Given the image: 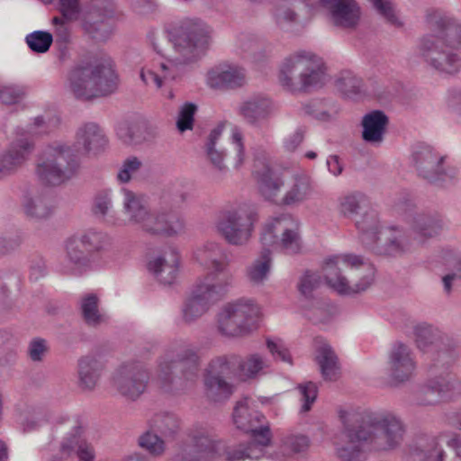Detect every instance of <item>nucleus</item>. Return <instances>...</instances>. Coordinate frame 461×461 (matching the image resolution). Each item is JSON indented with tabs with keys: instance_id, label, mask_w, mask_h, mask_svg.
I'll use <instances>...</instances> for the list:
<instances>
[{
	"instance_id": "3c124183",
	"label": "nucleus",
	"mask_w": 461,
	"mask_h": 461,
	"mask_svg": "<svg viewBox=\"0 0 461 461\" xmlns=\"http://www.w3.org/2000/svg\"><path fill=\"white\" fill-rule=\"evenodd\" d=\"M113 210V199L110 190L99 191L94 197L92 211L95 215L105 218Z\"/></svg>"
},
{
	"instance_id": "9d476101",
	"label": "nucleus",
	"mask_w": 461,
	"mask_h": 461,
	"mask_svg": "<svg viewBox=\"0 0 461 461\" xmlns=\"http://www.w3.org/2000/svg\"><path fill=\"white\" fill-rule=\"evenodd\" d=\"M106 245L107 236L93 230L68 238L64 242L63 272L80 275L86 271L91 267L95 256Z\"/></svg>"
},
{
	"instance_id": "052dcab7",
	"label": "nucleus",
	"mask_w": 461,
	"mask_h": 461,
	"mask_svg": "<svg viewBox=\"0 0 461 461\" xmlns=\"http://www.w3.org/2000/svg\"><path fill=\"white\" fill-rule=\"evenodd\" d=\"M230 140L231 142L234 144L236 150L235 167L239 168L243 165L245 159L243 133L240 128L236 126L232 127Z\"/></svg>"
},
{
	"instance_id": "473e14b6",
	"label": "nucleus",
	"mask_w": 461,
	"mask_h": 461,
	"mask_svg": "<svg viewBox=\"0 0 461 461\" xmlns=\"http://www.w3.org/2000/svg\"><path fill=\"white\" fill-rule=\"evenodd\" d=\"M23 208L28 217L38 220L47 219L53 214L56 201L47 192L36 193L24 197Z\"/></svg>"
},
{
	"instance_id": "774afa93",
	"label": "nucleus",
	"mask_w": 461,
	"mask_h": 461,
	"mask_svg": "<svg viewBox=\"0 0 461 461\" xmlns=\"http://www.w3.org/2000/svg\"><path fill=\"white\" fill-rule=\"evenodd\" d=\"M50 131L49 123H47L42 117H36L32 124H30L28 131L19 130L16 136L23 133L25 136L32 138L31 135H41Z\"/></svg>"
},
{
	"instance_id": "7c9ffc66",
	"label": "nucleus",
	"mask_w": 461,
	"mask_h": 461,
	"mask_svg": "<svg viewBox=\"0 0 461 461\" xmlns=\"http://www.w3.org/2000/svg\"><path fill=\"white\" fill-rule=\"evenodd\" d=\"M264 416L258 411L250 408L249 400L239 402L234 408L233 421L237 428L247 433H252L255 438L260 434L261 428H267L262 425Z\"/></svg>"
},
{
	"instance_id": "8fccbe9b",
	"label": "nucleus",
	"mask_w": 461,
	"mask_h": 461,
	"mask_svg": "<svg viewBox=\"0 0 461 461\" xmlns=\"http://www.w3.org/2000/svg\"><path fill=\"white\" fill-rule=\"evenodd\" d=\"M338 89L348 97H351L360 92L363 83L362 79L355 76L352 72H344L336 81Z\"/></svg>"
},
{
	"instance_id": "de8ad7c7",
	"label": "nucleus",
	"mask_w": 461,
	"mask_h": 461,
	"mask_svg": "<svg viewBox=\"0 0 461 461\" xmlns=\"http://www.w3.org/2000/svg\"><path fill=\"white\" fill-rule=\"evenodd\" d=\"M28 47L37 53H44L49 50L53 42L51 33L43 31H35L25 38Z\"/></svg>"
},
{
	"instance_id": "ea45409f",
	"label": "nucleus",
	"mask_w": 461,
	"mask_h": 461,
	"mask_svg": "<svg viewBox=\"0 0 461 461\" xmlns=\"http://www.w3.org/2000/svg\"><path fill=\"white\" fill-rule=\"evenodd\" d=\"M79 384L84 390H93L101 375L103 364L93 357H85L79 361Z\"/></svg>"
},
{
	"instance_id": "c85d7f7f",
	"label": "nucleus",
	"mask_w": 461,
	"mask_h": 461,
	"mask_svg": "<svg viewBox=\"0 0 461 461\" xmlns=\"http://www.w3.org/2000/svg\"><path fill=\"white\" fill-rule=\"evenodd\" d=\"M315 194L312 179L305 173L293 175L285 193L279 200V205L298 206L312 199Z\"/></svg>"
},
{
	"instance_id": "864d4df0",
	"label": "nucleus",
	"mask_w": 461,
	"mask_h": 461,
	"mask_svg": "<svg viewBox=\"0 0 461 461\" xmlns=\"http://www.w3.org/2000/svg\"><path fill=\"white\" fill-rule=\"evenodd\" d=\"M26 89L19 85H7L0 86V101L5 104H14L23 99Z\"/></svg>"
},
{
	"instance_id": "72a5a7b5",
	"label": "nucleus",
	"mask_w": 461,
	"mask_h": 461,
	"mask_svg": "<svg viewBox=\"0 0 461 461\" xmlns=\"http://www.w3.org/2000/svg\"><path fill=\"white\" fill-rule=\"evenodd\" d=\"M121 193L122 194V212L127 217V222L140 228L149 210L145 204L142 195L126 187H122Z\"/></svg>"
},
{
	"instance_id": "a19ab883",
	"label": "nucleus",
	"mask_w": 461,
	"mask_h": 461,
	"mask_svg": "<svg viewBox=\"0 0 461 461\" xmlns=\"http://www.w3.org/2000/svg\"><path fill=\"white\" fill-rule=\"evenodd\" d=\"M149 429L166 439H174L180 431L181 423L174 413H158L149 420Z\"/></svg>"
},
{
	"instance_id": "69168bd1",
	"label": "nucleus",
	"mask_w": 461,
	"mask_h": 461,
	"mask_svg": "<svg viewBox=\"0 0 461 461\" xmlns=\"http://www.w3.org/2000/svg\"><path fill=\"white\" fill-rule=\"evenodd\" d=\"M377 12L383 15L389 23L398 24L393 4L389 0H370Z\"/></svg>"
},
{
	"instance_id": "6e6d98bb",
	"label": "nucleus",
	"mask_w": 461,
	"mask_h": 461,
	"mask_svg": "<svg viewBox=\"0 0 461 461\" xmlns=\"http://www.w3.org/2000/svg\"><path fill=\"white\" fill-rule=\"evenodd\" d=\"M141 161L136 157L126 158L118 171L117 179L121 183H128L131 177L140 169Z\"/></svg>"
},
{
	"instance_id": "e2e57ef3",
	"label": "nucleus",
	"mask_w": 461,
	"mask_h": 461,
	"mask_svg": "<svg viewBox=\"0 0 461 461\" xmlns=\"http://www.w3.org/2000/svg\"><path fill=\"white\" fill-rule=\"evenodd\" d=\"M85 31L92 35L95 40L102 41L107 37L109 25L101 21L100 23H92L90 17L84 21Z\"/></svg>"
},
{
	"instance_id": "7ed1b4c3",
	"label": "nucleus",
	"mask_w": 461,
	"mask_h": 461,
	"mask_svg": "<svg viewBox=\"0 0 461 461\" xmlns=\"http://www.w3.org/2000/svg\"><path fill=\"white\" fill-rule=\"evenodd\" d=\"M430 23L432 33L420 42L422 59L441 73H456L461 68V24L447 16L435 17Z\"/></svg>"
},
{
	"instance_id": "0e129e2a",
	"label": "nucleus",
	"mask_w": 461,
	"mask_h": 461,
	"mask_svg": "<svg viewBox=\"0 0 461 461\" xmlns=\"http://www.w3.org/2000/svg\"><path fill=\"white\" fill-rule=\"evenodd\" d=\"M65 20H67V19L64 16L63 17H54L52 19V24L55 27V29H54L55 41L57 43H59V44H67L70 39V31H69V28L67 25Z\"/></svg>"
},
{
	"instance_id": "ddd939ff",
	"label": "nucleus",
	"mask_w": 461,
	"mask_h": 461,
	"mask_svg": "<svg viewBox=\"0 0 461 461\" xmlns=\"http://www.w3.org/2000/svg\"><path fill=\"white\" fill-rule=\"evenodd\" d=\"M258 221L256 211L242 205L221 212L215 221V230L228 244L241 247L251 240Z\"/></svg>"
},
{
	"instance_id": "79ce46f5",
	"label": "nucleus",
	"mask_w": 461,
	"mask_h": 461,
	"mask_svg": "<svg viewBox=\"0 0 461 461\" xmlns=\"http://www.w3.org/2000/svg\"><path fill=\"white\" fill-rule=\"evenodd\" d=\"M271 250L264 248L258 258L254 260L247 268V277L253 285H261L268 277L271 268Z\"/></svg>"
},
{
	"instance_id": "c9c22d12",
	"label": "nucleus",
	"mask_w": 461,
	"mask_h": 461,
	"mask_svg": "<svg viewBox=\"0 0 461 461\" xmlns=\"http://www.w3.org/2000/svg\"><path fill=\"white\" fill-rule=\"evenodd\" d=\"M388 123L387 116L381 111H373L363 117L362 137L369 143H381Z\"/></svg>"
},
{
	"instance_id": "5701e85b",
	"label": "nucleus",
	"mask_w": 461,
	"mask_h": 461,
	"mask_svg": "<svg viewBox=\"0 0 461 461\" xmlns=\"http://www.w3.org/2000/svg\"><path fill=\"white\" fill-rule=\"evenodd\" d=\"M194 259L203 267L211 269L208 274L224 276L231 283V276L226 273L229 266L228 256L223 247L215 241H207L199 246L194 253Z\"/></svg>"
},
{
	"instance_id": "f257e3e1",
	"label": "nucleus",
	"mask_w": 461,
	"mask_h": 461,
	"mask_svg": "<svg viewBox=\"0 0 461 461\" xmlns=\"http://www.w3.org/2000/svg\"><path fill=\"white\" fill-rule=\"evenodd\" d=\"M343 429L334 438L336 456L342 461H359L366 447L390 450L402 441V422L391 413H345Z\"/></svg>"
},
{
	"instance_id": "39448f33",
	"label": "nucleus",
	"mask_w": 461,
	"mask_h": 461,
	"mask_svg": "<svg viewBox=\"0 0 461 461\" xmlns=\"http://www.w3.org/2000/svg\"><path fill=\"white\" fill-rule=\"evenodd\" d=\"M323 275L329 286L340 294L365 291L374 277L373 268L360 256L334 255L326 258Z\"/></svg>"
},
{
	"instance_id": "2f4dec72",
	"label": "nucleus",
	"mask_w": 461,
	"mask_h": 461,
	"mask_svg": "<svg viewBox=\"0 0 461 461\" xmlns=\"http://www.w3.org/2000/svg\"><path fill=\"white\" fill-rule=\"evenodd\" d=\"M77 144L86 154L97 153L104 149L107 139L104 131L95 122H86L77 131Z\"/></svg>"
},
{
	"instance_id": "f3484780",
	"label": "nucleus",
	"mask_w": 461,
	"mask_h": 461,
	"mask_svg": "<svg viewBox=\"0 0 461 461\" xmlns=\"http://www.w3.org/2000/svg\"><path fill=\"white\" fill-rule=\"evenodd\" d=\"M149 379V372L141 364L127 363L114 372L113 385L121 395L136 400L145 391Z\"/></svg>"
},
{
	"instance_id": "4be33fe9",
	"label": "nucleus",
	"mask_w": 461,
	"mask_h": 461,
	"mask_svg": "<svg viewBox=\"0 0 461 461\" xmlns=\"http://www.w3.org/2000/svg\"><path fill=\"white\" fill-rule=\"evenodd\" d=\"M139 229L152 236L173 237L184 231L185 221L180 216L170 211L149 210Z\"/></svg>"
},
{
	"instance_id": "393cba45",
	"label": "nucleus",
	"mask_w": 461,
	"mask_h": 461,
	"mask_svg": "<svg viewBox=\"0 0 461 461\" xmlns=\"http://www.w3.org/2000/svg\"><path fill=\"white\" fill-rule=\"evenodd\" d=\"M278 111L277 104L267 95H255L243 101L239 108L240 115L247 123L256 126Z\"/></svg>"
},
{
	"instance_id": "bf43d9fd",
	"label": "nucleus",
	"mask_w": 461,
	"mask_h": 461,
	"mask_svg": "<svg viewBox=\"0 0 461 461\" xmlns=\"http://www.w3.org/2000/svg\"><path fill=\"white\" fill-rule=\"evenodd\" d=\"M267 347L276 359L292 364L290 353L281 339H267Z\"/></svg>"
},
{
	"instance_id": "1a4fd4ad",
	"label": "nucleus",
	"mask_w": 461,
	"mask_h": 461,
	"mask_svg": "<svg viewBox=\"0 0 461 461\" xmlns=\"http://www.w3.org/2000/svg\"><path fill=\"white\" fill-rule=\"evenodd\" d=\"M200 365L198 347L185 344L172 346L159 358L157 371L158 383L165 391L178 389L173 372L176 366L180 367L182 377L186 382L194 383L198 378Z\"/></svg>"
},
{
	"instance_id": "9b49d317",
	"label": "nucleus",
	"mask_w": 461,
	"mask_h": 461,
	"mask_svg": "<svg viewBox=\"0 0 461 461\" xmlns=\"http://www.w3.org/2000/svg\"><path fill=\"white\" fill-rule=\"evenodd\" d=\"M228 287V278L216 274H206L199 278L184 303L183 321L191 323L202 317L226 294Z\"/></svg>"
},
{
	"instance_id": "f03ea898",
	"label": "nucleus",
	"mask_w": 461,
	"mask_h": 461,
	"mask_svg": "<svg viewBox=\"0 0 461 461\" xmlns=\"http://www.w3.org/2000/svg\"><path fill=\"white\" fill-rule=\"evenodd\" d=\"M170 35L178 56L153 59L144 66L140 77L146 86L158 89L175 80L179 76L178 64L194 60L203 51L208 44L209 30L202 21L186 18L174 26Z\"/></svg>"
},
{
	"instance_id": "b1692460",
	"label": "nucleus",
	"mask_w": 461,
	"mask_h": 461,
	"mask_svg": "<svg viewBox=\"0 0 461 461\" xmlns=\"http://www.w3.org/2000/svg\"><path fill=\"white\" fill-rule=\"evenodd\" d=\"M253 176L257 181L260 194L268 201L279 204L281 190L285 185L281 176L274 171L265 161L256 159Z\"/></svg>"
},
{
	"instance_id": "6e6552de",
	"label": "nucleus",
	"mask_w": 461,
	"mask_h": 461,
	"mask_svg": "<svg viewBox=\"0 0 461 461\" xmlns=\"http://www.w3.org/2000/svg\"><path fill=\"white\" fill-rule=\"evenodd\" d=\"M359 240L368 249L379 255L398 256L411 249L409 239L395 230H380L375 211H365L355 220Z\"/></svg>"
},
{
	"instance_id": "412c9836",
	"label": "nucleus",
	"mask_w": 461,
	"mask_h": 461,
	"mask_svg": "<svg viewBox=\"0 0 461 461\" xmlns=\"http://www.w3.org/2000/svg\"><path fill=\"white\" fill-rule=\"evenodd\" d=\"M415 355L412 349L402 342H395L388 356V371L391 383L399 385L410 381L416 371Z\"/></svg>"
},
{
	"instance_id": "bb28decb",
	"label": "nucleus",
	"mask_w": 461,
	"mask_h": 461,
	"mask_svg": "<svg viewBox=\"0 0 461 461\" xmlns=\"http://www.w3.org/2000/svg\"><path fill=\"white\" fill-rule=\"evenodd\" d=\"M329 11L335 26L352 29L360 19V9L355 0H321Z\"/></svg>"
},
{
	"instance_id": "13d9d810",
	"label": "nucleus",
	"mask_w": 461,
	"mask_h": 461,
	"mask_svg": "<svg viewBox=\"0 0 461 461\" xmlns=\"http://www.w3.org/2000/svg\"><path fill=\"white\" fill-rule=\"evenodd\" d=\"M321 284L320 276L316 273L307 271L301 278L298 285L299 291L306 298L312 297V293Z\"/></svg>"
},
{
	"instance_id": "603ef678",
	"label": "nucleus",
	"mask_w": 461,
	"mask_h": 461,
	"mask_svg": "<svg viewBox=\"0 0 461 461\" xmlns=\"http://www.w3.org/2000/svg\"><path fill=\"white\" fill-rule=\"evenodd\" d=\"M297 390L300 394V400L303 402L301 411L307 412L312 409V405L317 398V385L312 382H306L300 384L297 386Z\"/></svg>"
},
{
	"instance_id": "49530a36",
	"label": "nucleus",
	"mask_w": 461,
	"mask_h": 461,
	"mask_svg": "<svg viewBox=\"0 0 461 461\" xmlns=\"http://www.w3.org/2000/svg\"><path fill=\"white\" fill-rule=\"evenodd\" d=\"M139 445L153 456H161L166 451L165 440L150 429L139 438Z\"/></svg>"
},
{
	"instance_id": "cd10ccee",
	"label": "nucleus",
	"mask_w": 461,
	"mask_h": 461,
	"mask_svg": "<svg viewBox=\"0 0 461 461\" xmlns=\"http://www.w3.org/2000/svg\"><path fill=\"white\" fill-rule=\"evenodd\" d=\"M245 69L238 65H220L207 74V84L214 89H234L246 84Z\"/></svg>"
},
{
	"instance_id": "338daca9",
	"label": "nucleus",
	"mask_w": 461,
	"mask_h": 461,
	"mask_svg": "<svg viewBox=\"0 0 461 461\" xmlns=\"http://www.w3.org/2000/svg\"><path fill=\"white\" fill-rule=\"evenodd\" d=\"M59 10L62 15L68 21L78 18L80 12L79 0H59Z\"/></svg>"
},
{
	"instance_id": "4c0bfd02",
	"label": "nucleus",
	"mask_w": 461,
	"mask_h": 461,
	"mask_svg": "<svg viewBox=\"0 0 461 461\" xmlns=\"http://www.w3.org/2000/svg\"><path fill=\"white\" fill-rule=\"evenodd\" d=\"M411 228L414 239L420 243L437 235L442 229V223L438 215L417 213L412 217Z\"/></svg>"
},
{
	"instance_id": "4468645a",
	"label": "nucleus",
	"mask_w": 461,
	"mask_h": 461,
	"mask_svg": "<svg viewBox=\"0 0 461 461\" xmlns=\"http://www.w3.org/2000/svg\"><path fill=\"white\" fill-rule=\"evenodd\" d=\"M264 247H275L285 254H297L302 249L299 221L285 213L268 221L261 234Z\"/></svg>"
},
{
	"instance_id": "a211bd4d",
	"label": "nucleus",
	"mask_w": 461,
	"mask_h": 461,
	"mask_svg": "<svg viewBox=\"0 0 461 461\" xmlns=\"http://www.w3.org/2000/svg\"><path fill=\"white\" fill-rule=\"evenodd\" d=\"M445 158L429 146H420L412 153L413 165L423 178L430 182H446L456 175V168L444 169Z\"/></svg>"
},
{
	"instance_id": "0eeeda50",
	"label": "nucleus",
	"mask_w": 461,
	"mask_h": 461,
	"mask_svg": "<svg viewBox=\"0 0 461 461\" xmlns=\"http://www.w3.org/2000/svg\"><path fill=\"white\" fill-rule=\"evenodd\" d=\"M321 60L306 51L296 52L285 59L279 73V81L287 90L310 91L325 83Z\"/></svg>"
},
{
	"instance_id": "aec40b11",
	"label": "nucleus",
	"mask_w": 461,
	"mask_h": 461,
	"mask_svg": "<svg viewBox=\"0 0 461 461\" xmlns=\"http://www.w3.org/2000/svg\"><path fill=\"white\" fill-rule=\"evenodd\" d=\"M461 393V382L451 373L446 372L430 377L419 393L420 405H433L448 400Z\"/></svg>"
},
{
	"instance_id": "58836bf2",
	"label": "nucleus",
	"mask_w": 461,
	"mask_h": 461,
	"mask_svg": "<svg viewBox=\"0 0 461 461\" xmlns=\"http://www.w3.org/2000/svg\"><path fill=\"white\" fill-rule=\"evenodd\" d=\"M299 2L297 0H279L273 16L276 24L282 30H288L300 21Z\"/></svg>"
},
{
	"instance_id": "f704fd0d",
	"label": "nucleus",
	"mask_w": 461,
	"mask_h": 461,
	"mask_svg": "<svg viewBox=\"0 0 461 461\" xmlns=\"http://www.w3.org/2000/svg\"><path fill=\"white\" fill-rule=\"evenodd\" d=\"M225 127V123H219L213 128L206 137L203 149L207 159L212 167L219 172H224L226 166L224 158L225 151L220 146V140Z\"/></svg>"
},
{
	"instance_id": "09e8293b",
	"label": "nucleus",
	"mask_w": 461,
	"mask_h": 461,
	"mask_svg": "<svg viewBox=\"0 0 461 461\" xmlns=\"http://www.w3.org/2000/svg\"><path fill=\"white\" fill-rule=\"evenodd\" d=\"M439 334L437 330L429 325H421L416 329V342L419 348L423 351L429 347H437Z\"/></svg>"
},
{
	"instance_id": "6ab92c4d",
	"label": "nucleus",
	"mask_w": 461,
	"mask_h": 461,
	"mask_svg": "<svg viewBox=\"0 0 461 461\" xmlns=\"http://www.w3.org/2000/svg\"><path fill=\"white\" fill-rule=\"evenodd\" d=\"M35 142L22 133L11 141L8 148L0 154V180L14 175L31 158Z\"/></svg>"
},
{
	"instance_id": "c03bdc74",
	"label": "nucleus",
	"mask_w": 461,
	"mask_h": 461,
	"mask_svg": "<svg viewBox=\"0 0 461 461\" xmlns=\"http://www.w3.org/2000/svg\"><path fill=\"white\" fill-rule=\"evenodd\" d=\"M269 367V361L258 353L247 356L240 362V372L245 378H256Z\"/></svg>"
},
{
	"instance_id": "20e7f679",
	"label": "nucleus",
	"mask_w": 461,
	"mask_h": 461,
	"mask_svg": "<svg viewBox=\"0 0 461 461\" xmlns=\"http://www.w3.org/2000/svg\"><path fill=\"white\" fill-rule=\"evenodd\" d=\"M81 160L68 143L55 140L47 144L38 156L35 176L46 186L58 187L79 175Z\"/></svg>"
},
{
	"instance_id": "a18cd8bd",
	"label": "nucleus",
	"mask_w": 461,
	"mask_h": 461,
	"mask_svg": "<svg viewBox=\"0 0 461 461\" xmlns=\"http://www.w3.org/2000/svg\"><path fill=\"white\" fill-rule=\"evenodd\" d=\"M367 199L361 193H352L340 198L339 212L347 217L357 215L366 205Z\"/></svg>"
},
{
	"instance_id": "2eb2a0df",
	"label": "nucleus",
	"mask_w": 461,
	"mask_h": 461,
	"mask_svg": "<svg viewBox=\"0 0 461 461\" xmlns=\"http://www.w3.org/2000/svg\"><path fill=\"white\" fill-rule=\"evenodd\" d=\"M192 447L183 449L176 455L173 461H208L220 456L225 450L214 428L207 422H197L188 430Z\"/></svg>"
},
{
	"instance_id": "423d86ee",
	"label": "nucleus",
	"mask_w": 461,
	"mask_h": 461,
	"mask_svg": "<svg viewBox=\"0 0 461 461\" xmlns=\"http://www.w3.org/2000/svg\"><path fill=\"white\" fill-rule=\"evenodd\" d=\"M68 82L77 98L92 99L113 93L118 77L111 63L80 61L70 70Z\"/></svg>"
},
{
	"instance_id": "f8f14e48",
	"label": "nucleus",
	"mask_w": 461,
	"mask_h": 461,
	"mask_svg": "<svg viewBox=\"0 0 461 461\" xmlns=\"http://www.w3.org/2000/svg\"><path fill=\"white\" fill-rule=\"evenodd\" d=\"M260 307L254 300L240 298L223 305L218 314L219 332L226 337H240L258 327Z\"/></svg>"
},
{
	"instance_id": "a878e982",
	"label": "nucleus",
	"mask_w": 461,
	"mask_h": 461,
	"mask_svg": "<svg viewBox=\"0 0 461 461\" xmlns=\"http://www.w3.org/2000/svg\"><path fill=\"white\" fill-rule=\"evenodd\" d=\"M148 267L159 282L171 285L179 273V252L173 248L166 249L149 262Z\"/></svg>"
},
{
	"instance_id": "dca6fc26",
	"label": "nucleus",
	"mask_w": 461,
	"mask_h": 461,
	"mask_svg": "<svg viewBox=\"0 0 461 461\" xmlns=\"http://www.w3.org/2000/svg\"><path fill=\"white\" fill-rule=\"evenodd\" d=\"M236 357L220 356L212 359L204 375L205 394L212 402H222L233 393V385L228 381L234 374Z\"/></svg>"
},
{
	"instance_id": "5fc2aeb1",
	"label": "nucleus",
	"mask_w": 461,
	"mask_h": 461,
	"mask_svg": "<svg viewBox=\"0 0 461 461\" xmlns=\"http://www.w3.org/2000/svg\"><path fill=\"white\" fill-rule=\"evenodd\" d=\"M269 429L268 428H261L260 429V434L258 435V442H252L248 447H246L247 458L250 459H258L261 456H263L264 453V447H266L269 441Z\"/></svg>"
},
{
	"instance_id": "e433bc0d",
	"label": "nucleus",
	"mask_w": 461,
	"mask_h": 461,
	"mask_svg": "<svg viewBox=\"0 0 461 461\" xmlns=\"http://www.w3.org/2000/svg\"><path fill=\"white\" fill-rule=\"evenodd\" d=\"M316 361L324 380L336 381L339 378L340 366L338 357L329 344L321 342L317 347Z\"/></svg>"
},
{
	"instance_id": "4d7b16f0",
	"label": "nucleus",
	"mask_w": 461,
	"mask_h": 461,
	"mask_svg": "<svg viewBox=\"0 0 461 461\" xmlns=\"http://www.w3.org/2000/svg\"><path fill=\"white\" fill-rule=\"evenodd\" d=\"M196 109V105L192 103H186L181 107L176 121V127L181 132L193 129Z\"/></svg>"
},
{
	"instance_id": "c756f323",
	"label": "nucleus",
	"mask_w": 461,
	"mask_h": 461,
	"mask_svg": "<svg viewBox=\"0 0 461 461\" xmlns=\"http://www.w3.org/2000/svg\"><path fill=\"white\" fill-rule=\"evenodd\" d=\"M83 427L77 422L60 444V457L68 458L77 455L78 461H94L95 453L94 447L83 437Z\"/></svg>"
},
{
	"instance_id": "37998d69",
	"label": "nucleus",
	"mask_w": 461,
	"mask_h": 461,
	"mask_svg": "<svg viewBox=\"0 0 461 461\" xmlns=\"http://www.w3.org/2000/svg\"><path fill=\"white\" fill-rule=\"evenodd\" d=\"M80 310L85 322L96 327L106 321V315L99 309V298L94 294H87L80 300Z\"/></svg>"
},
{
	"instance_id": "680f3d73",
	"label": "nucleus",
	"mask_w": 461,
	"mask_h": 461,
	"mask_svg": "<svg viewBox=\"0 0 461 461\" xmlns=\"http://www.w3.org/2000/svg\"><path fill=\"white\" fill-rule=\"evenodd\" d=\"M284 446L292 453H301L308 449L310 441L306 436L291 435L285 439Z\"/></svg>"
}]
</instances>
